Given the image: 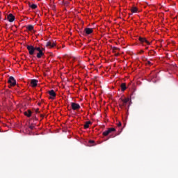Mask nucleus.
<instances>
[{"label": "nucleus", "instance_id": "obj_1", "mask_svg": "<svg viewBox=\"0 0 178 178\" xmlns=\"http://www.w3.org/2000/svg\"><path fill=\"white\" fill-rule=\"evenodd\" d=\"M35 49L38 52L36 56L38 59H40V58H42L45 54V49L43 47H35Z\"/></svg>", "mask_w": 178, "mask_h": 178}, {"label": "nucleus", "instance_id": "obj_2", "mask_svg": "<svg viewBox=\"0 0 178 178\" xmlns=\"http://www.w3.org/2000/svg\"><path fill=\"white\" fill-rule=\"evenodd\" d=\"M26 48L29 51V55H34V53L36 51L35 47H34L33 45H27Z\"/></svg>", "mask_w": 178, "mask_h": 178}, {"label": "nucleus", "instance_id": "obj_3", "mask_svg": "<svg viewBox=\"0 0 178 178\" xmlns=\"http://www.w3.org/2000/svg\"><path fill=\"white\" fill-rule=\"evenodd\" d=\"M8 83L10 84L9 88H10V87H15V86H16V80H15V78H13V76H10L9 78Z\"/></svg>", "mask_w": 178, "mask_h": 178}, {"label": "nucleus", "instance_id": "obj_4", "mask_svg": "<svg viewBox=\"0 0 178 178\" xmlns=\"http://www.w3.org/2000/svg\"><path fill=\"white\" fill-rule=\"evenodd\" d=\"M49 95H50V97H49V99H55V98L56 97V93L54 90L49 91Z\"/></svg>", "mask_w": 178, "mask_h": 178}, {"label": "nucleus", "instance_id": "obj_5", "mask_svg": "<svg viewBox=\"0 0 178 178\" xmlns=\"http://www.w3.org/2000/svg\"><path fill=\"white\" fill-rule=\"evenodd\" d=\"M129 98L121 99L120 101V106L121 107L126 106V104H127V102H129Z\"/></svg>", "mask_w": 178, "mask_h": 178}, {"label": "nucleus", "instance_id": "obj_6", "mask_svg": "<svg viewBox=\"0 0 178 178\" xmlns=\"http://www.w3.org/2000/svg\"><path fill=\"white\" fill-rule=\"evenodd\" d=\"M71 106L73 111H79L80 109V104L77 103H72Z\"/></svg>", "mask_w": 178, "mask_h": 178}, {"label": "nucleus", "instance_id": "obj_7", "mask_svg": "<svg viewBox=\"0 0 178 178\" xmlns=\"http://www.w3.org/2000/svg\"><path fill=\"white\" fill-rule=\"evenodd\" d=\"M56 46V43H55L54 41L47 42L46 44V47H47V48H54Z\"/></svg>", "mask_w": 178, "mask_h": 178}, {"label": "nucleus", "instance_id": "obj_8", "mask_svg": "<svg viewBox=\"0 0 178 178\" xmlns=\"http://www.w3.org/2000/svg\"><path fill=\"white\" fill-rule=\"evenodd\" d=\"M7 19L12 23V22H15V17L12 14H9L7 17Z\"/></svg>", "mask_w": 178, "mask_h": 178}, {"label": "nucleus", "instance_id": "obj_9", "mask_svg": "<svg viewBox=\"0 0 178 178\" xmlns=\"http://www.w3.org/2000/svg\"><path fill=\"white\" fill-rule=\"evenodd\" d=\"M94 31V30L91 28H86L85 29V33L87 35L92 34V33Z\"/></svg>", "mask_w": 178, "mask_h": 178}, {"label": "nucleus", "instance_id": "obj_10", "mask_svg": "<svg viewBox=\"0 0 178 178\" xmlns=\"http://www.w3.org/2000/svg\"><path fill=\"white\" fill-rule=\"evenodd\" d=\"M131 13H138V12H140V10H138V8L136 6H134L131 8Z\"/></svg>", "mask_w": 178, "mask_h": 178}, {"label": "nucleus", "instance_id": "obj_11", "mask_svg": "<svg viewBox=\"0 0 178 178\" xmlns=\"http://www.w3.org/2000/svg\"><path fill=\"white\" fill-rule=\"evenodd\" d=\"M38 84V81L33 79L31 81V87H35Z\"/></svg>", "mask_w": 178, "mask_h": 178}, {"label": "nucleus", "instance_id": "obj_12", "mask_svg": "<svg viewBox=\"0 0 178 178\" xmlns=\"http://www.w3.org/2000/svg\"><path fill=\"white\" fill-rule=\"evenodd\" d=\"M139 41H140V42H145L147 45H149V44H151L148 40H147V39L143 38H139Z\"/></svg>", "mask_w": 178, "mask_h": 178}, {"label": "nucleus", "instance_id": "obj_13", "mask_svg": "<svg viewBox=\"0 0 178 178\" xmlns=\"http://www.w3.org/2000/svg\"><path fill=\"white\" fill-rule=\"evenodd\" d=\"M91 124H92V122H91L90 121H87L85 124L83 125L84 129H88V127H90V126H91Z\"/></svg>", "mask_w": 178, "mask_h": 178}, {"label": "nucleus", "instance_id": "obj_14", "mask_svg": "<svg viewBox=\"0 0 178 178\" xmlns=\"http://www.w3.org/2000/svg\"><path fill=\"white\" fill-rule=\"evenodd\" d=\"M31 113H33L31 112V111L28 110V111H25V112L24 113V115L25 116H27V118H30V117L31 116Z\"/></svg>", "mask_w": 178, "mask_h": 178}, {"label": "nucleus", "instance_id": "obj_15", "mask_svg": "<svg viewBox=\"0 0 178 178\" xmlns=\"http://www.w3.org/2000/svg\"><path fill=\"white\" fill-rule=\"evenodd\" d=\"M113 131H115V128H109L106 132H104L103 134H109L110 133H113Z\"/></svg>", "mask_w": 178, "mask_h": 178}, {"label": "nucleus", "instance_id": "obj_16", "mask_svg": "<svg viewBox=\"0 0 178 178\" xmlns=\"http://www.w3.org/2000/svg\"><path fill=\"white\" fill-rule=\"evenodd\" d=\"M26 29L29 31H33V30H34V26H33V25H29L26 27Z\"/></svg>", "mask_w": 178, "mask_h": 178}, {"label": "nucleus", "instance_id": "obj_17", "mask_svg": "<svg viewBox=\"0 0 178 178\" xmlns=\"http://www.w3.org/2000/svg\"><path fill=\"white\" fill-rule=\"evenodd\" d=\"M121 88H122V91H124V90H126V83H122Z\"/></svg>", "mask_w": 178, "mask_h": 178}, {"label": "nucleus", "instance_id": "obj_18", "mask_svg": "<svg viewBox=\"0 0 178 178\" xmlns=\"http://www.w3.org/2000/svg\"><path fill=\"white\" fill-rule=\"evenodd\" d=\"M31 8L32 9H36V8H37V5H35V4H32V5L31 6Z\"/></svg>", "mask_w": 178, "mask_h": 178}, {"label": "nucleus", "instance_id": "obj_19", "mask_svg": "<svg viewBox=\"0 0 178 178\" xmlns=\"http://www.w3.org/2000/svg\"><path fill=\"white\" fill-rule=\"evenodd\" d=\"M117 126H118V127H122V122H118L117 123Z\"/></svg>", "mask_w": 178, "mask_h": 178}, {"label": "nucleus", "instance_id": "obj_20", "mask_svg": "<svg viewBox=\"0 0 178 178\" xmlns=\"http://www.w3.org/2000/svg\"><path fill=\"white\" fill-rule=\"evenodd\" d=\"M150 64H151V63L149 62V65H150Z\"/></svg>", "mask_w": 178, "mask_h": 178}, {"label": "nucleus", "instance_id": "obj_21", "mask_svg": "<svg viewBox=\"0 0 178 178\" xmlns=\"http://www.w3.org/2000/svg\"><path fill=\"white\" fill-rule=\"evenodd\" d=\"M1 129H0V133H1Z\"/></svg>", "mask_w": 178, "mask_h": 178}]
</instances>
